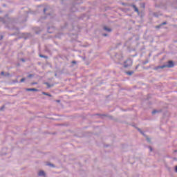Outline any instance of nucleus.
Masks as SVG:
<instances>
[{
    "label": "nucleus",
    "instance_id": "aec40b11",
    "mask_svg": "<svg viewBox=\"0 0 177 177\" xmlns=\"http://www.w3.org/2000/svg\"><path fill=\"white\" fill-rule=\"evenodd\" d=\"M37 84V83H32V85H34V84Z\"/></svg>",
    "mask_w": 177,
    "mask_h": 177
},
{
    "label": "nucleus",
    "instance_id": "4be33fe9",
    "mask_svg": "<svg viewBox=\"0 0 177 177\" xmlns=\"http://www.w3.org/2000/svg\"><path fill=\"white\" fill-rule=\"evenodd\" d=\"M104 35V37H106V35Z\"/></svg>",
    "mask_w": 177,
    "mask_h": 177
},
{
    "label": "nucleus",
    "instance_id": "39448f33",
    "mask_svg": "<svg viewBox=\"0 0 177 177\" xmlns=\"http://www.w3.org/2000/svg\"><path fill=\"white\" fill-rule=\"evenodd\" d=\"M132 7L134 8L135 12H136L137 13H139V9H138V8H136V6L133 5Z\"/></svg>",
    "mask_w": 177,
    "mask_h": 177
},
{
    "label": "nucleus",
    "instance_id": "6ab92c4d",
    "mask_svg": "<svg viewBox=\"0 0 177 177\" xmlns=\"http://www.w3.org/2000/svg\"><path fill=\"white\" fill-rule=\"evenodd\" d=\"M176 171L177 172V166L176 167Z\"/></svg>",
    "mask_w": 177,
    "mask_h": 177
},
{
    "label": "nucleus",
    "instance_id": "6e6552de",
    "mask_svg": "<svg viewBox=\"0 0 177 177\" xmlns=\"http://www.w3.org/2000/svg\"><path fill=\"white\" fill-rule=\"evenodd\" d=\"M104 29L106 31H109V32L111 31V29L108 28L107 27H104Z\"/></svg>",
    "mask_w": 177,
    "mask_h": 177
},
{
    "label": "nucleus",
    "instance_id": "f03ea898",
    "mask_svg": "<svg viewBox=\"0 0 177 177\" xmlns=\"http://www.w3.org/2000/svg\"><path fill=\"white\" fill-rule=\"evenodd\" d=\"M129 66H132V60L131 59H127L125 62H124V67H129Z\"/></svg>",
    "mask_w": 177,
    "mask_h": 177
},
{
    "label": "nucleus",
    "instance_id": "9b49d317",
    "mask_svg": "<svg viewBox=\"0 0 177 177\" xmlns=\"http://www.w3.org/2000/svg\"><path fill=\"white\" fill-rule=\"evenodd\" d=\"M156 113H157V111H153L152 112V114H156Z\"/></svg>",
    "mask_w": 177,
    "mask_h": 177
},
{
    "label": "nucleus",
    "instance_id": "1a4fd4ad",
    "mask_svg": "<svg viewBox=\"0 0 177 177\" xmlns=\"http://www.w3.org/2000/svg\"><path fill=\"white\" fill-rule=\"evenodd\" d=\"M24 81H26V78H22L20 81V82H24Z\"/></svg>",
    "mask_w": 177,
    "mask_h": 177
},
{
    "label": "nucleus",
    "instance_id": "5701e85b",
    "mask_svg": "<svg viewBox=\"0 0 177 177\" xmlns=\"http://www.w3.org/2000/svg\"><path fill=\"white\" fill-rule=\"evenodd\" d=\"M150 150H151V148H150Z\"/></svg>",
    "mask_w": 177,
    "mask_h": 177
},
{
    "label": "nucleus",
    "instance_id": "a211bd4d",
    "mask_svg": "<svg viewBox=\"0 0 177 177\" xmlns=\"http://www.w3.org/2000/svg\"><path fill=\"white\" fill-rule=\"evenodd\" d=\"M44 12H46V8L44 9Z\"/></svg>",
    "mask_w": 177,
    "mask_h": 177
},
{
    "label": "nucleus",
    "instance_id": "ddd939ff",
    "mask_svg": "<svg viewBox=\"0 0 177 177\" xmlns=\"http://www.w3.org/2000/svg\"><path fill=\"white\" fill-rule=\"evenodd\" d=\"M160 27H161V26H156V28H160Z\"/></svg>",
    "mask_w": 177,
    "mask_h": 177
},
{
    "label": "nucleus",
    "instance_id": "7ed1b4c3",
    "mask_svg": "<svg viewBox=\"0 0 177 177\" xmlns=\"http://www.w3.org/2000/svg\"><path fill=\"white\" fill-rule=\"evenodd\" d=\"M26 91H27L28 92H38V89L37 88H26Z\"/></svg>",
    "mask_w": 177,
    "mask_h": 177
},
{
    "label": "nucleus",
    "instance_id": "412c9836",
    "mask_svg": "<svg viewBox=\"0 0 177 177\" xmlns=\"http://www.w3.org/2000/svg\"><path fill=\"white\" fill-rule=\"evenodd\" d=\"M57 102H60V100H57Z\"/></svg>",
    "mask_w": 177,
    "mask_h": 177
},
{
    "label": "nucleus",
    "instance_id": "f8f14e48",
    "mask_svg": "<svg viewBox=\"0 0 177 177\" xmlns=\"http://www.w3.org/2000/svg\"><path fill=\"white\" fill-rule=\"evenodd\" d=\"M165 24H167V22H163V23L162 24V26H165Z\"/></svg>",
    "mask_w": 177,
    "mask_h": 177
},
{
    "label": "nucleus",
    "instance_id": "2eb2a0df",
    "mask_svg": "<svg viewBox=\"0 0 177 177\" xmlns=\"http://www.w3.org/2000/svg\"><path fill=\"white\" fill-rule=\"evenodd\" d=\"M39 56H40V57H45V56H44L42 55H40Z\"/></svg>",
    "mask_w": 177,
    "mask_h": 177
},
{
    "label": "nucleus",
    "instance_id": "f3484780",
    "mask_svg": "<svg viewBox=\"0 0 177 177\" xmlns=\"http://www.w3.org/2000/svg\"><path fill=\"white\" fill-rule=\"evenodd\" d=\"M72 63H73V64H75V63H77V62H75V61H73V62H72Z\"/></svg>",
    "mask_w": 177,
    "mask_h": 177
},
{
    "label": "nucleus",
    "instance_id": "9d476101",
    "mask_svg": "<svg viewBox=\"0 0 177 177\" xmlns=\"http://www.w3.org/2000/svg\"><path fill=\"white\" fill-rule=\"evenodd\" d=\"M46 85H47L48 88H50V85H49V83H46Z\"/></svg>",
    "mask_w": 177,
    "mask_h": 177
},
{
    "label": "nucleus",
    "instance_id": "f257e3e1",
    "mask_svg": "<svg viewBox=\"0 0 177 177\" xmlns=\"http://www.w3.org/2000/svg\"><path fill=\"white\" fill-rule=\"evenodd\" d=\"M174 62L172 61H169L167 62V65H163L159 67V68H165V67H167L168 68H172L174 67Z\"/></svg>",
    "mask_w": 177,
    "mask_h": 177
},
{
    "label": "nucleus",
    "instance_id": "4468645a",
    "mask_svg": "<svg viewBox=\"0 0 177 177\" xmlns=\"http://www.w3.org/2000/svg\"><path fill=\"white\" fill-rule=\"evenodd\" d=\"M28 77V78H31V77H32V75H29Z\"/></svg>",
    "mask_w": 177,
    "mask_h": 177
},
{
    "label": "nucleus",
    "instance_id": "423d86ee",
    "mask_svg": "<svg viewBox=\"0 0 177 177\" xmlns=\"http://www.w3.org/2000/svg\"><path fill=\"white\" fill-rule=\"evenodd\" d=\"M42 95H45L46 96H49L50 97H52V95H50L48 93L43 92Z\"/></svg>",
    "mask_w": 177,
    "mask_h": 177
},
{
    "label": "nucleus",
    "instance_id": "dca6fc26",
    "mask_svg": "<svg viewBox=\"0 0 177 177\" xmlns=\"http://www.w3.org/2000/svg\"><path fill=\"white\" fill-rule=\"evenodd\" d=\"M1 75H5V72H1Z\"/></svg>",
    "mask_w": 177,
    "mask_h": 177
},
{
    "label": "nucleus",
    "instance_id": "20e7f679",
    "mask_svg": "<svg viewBox=\"0 0 177 177\" xmlns=\"http://www.w3.org/2000/svg\"><path fill=\"white\" fill-rule=\"evenodd\" d=\"M38 175H39V176H45V171H39Z\"/></svg>",
    "mask_w": 177,
    "mask_h": 177
},
{
    "label": "nucleus",
    "instance_id": "0eeeda50",
    "mask_svg": "<svg viewBox=\"0 0 177 177\" xmlns=\"http://www.w3.org/2000/svg\"><path fill=\"white\" fill-rule=\"evenodd\" d=\"M133 73V71H129V72H127V74L128 75H132Z\"/></svg>",
    "mask_w": 177,
    "mask_h": 177
}]
</instances>
